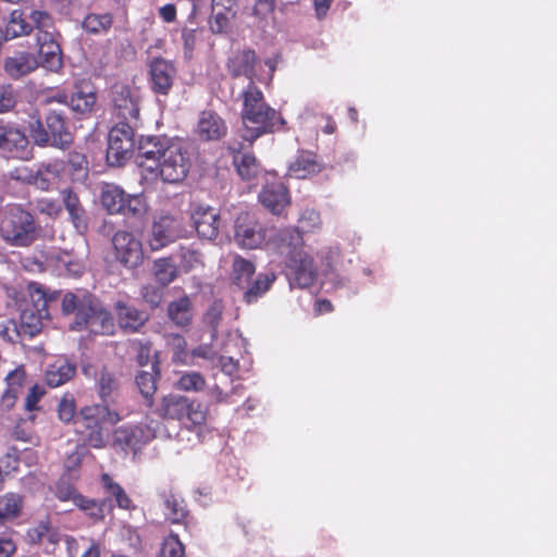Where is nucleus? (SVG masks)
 Here are the masks:
<instances>
[{"instance_id": "1", "label": "nucleus", "mask_w": 557, "mask_h": 557, "mask_svg": "<svg viewBox=\"0 0 557 557\" xmlns=\"http://www.w3.org/2000/svg\"><path fill=\"white\" fill-rule=\"evenodd\" d=\"M137 163L145 181L182 182L189 170V160L178 140L147 137L139 144Z\"/></svg>"}, {"instance_id": "2", "label": "nucleus", "mask_w": 557, "mask_h": 557, "mask_svg": "<svg viewBox=\"0 0 557 557\" xmlns=\"http://www.w3.org/2000/svg\"><path fill=\"white\" fill-rule=\"evenodd\" d=\"M27 292L30 302L21 312L20 331L16 330V325L12 321L8 322L0 331L1 335L8 341H14V336L11 333H24L29 336L36 335L50 318L48 305L54 299V295L48 296L37 283L28 284Z\"/></svg>"}, {"instance_id": "3", "label": "nucleus", "mask_w": 557, "mask_h": 557, "mask_svg": "<svg viewBox=\"0 0 557 557\" xmlns=\"http://www.w3.org/2000/svg\"><path fill=\"white\" fill-rule=\"evenodd\" d=\"M276 234L274 228H267L247 212L240 213L234 224V242L242 249H259L273 246V249L283 252V246L272 240Z\"/></svg>"}, {"instance_id": "4", "label": "nucleus", "mask_w": 557, "mask_h": 557, "mask_svg": "<svg viewBox=\"0 0 557 557\" xmlns=\"http://www.w3.org/2000/svg\"><path fill=\"white\" fill-rule=\"evenodd\" d=\"M0 234L13 246H27L37 236L33 216L20 207L2 210Z\"/></svg>"}, {"instance_id": "5", "label": "nucleus", "mask_w": 557, "mask_h": 557, "mask_svg": "<svg viewBox=\"0 0 557 557\" xmlns=\"http://www.w3.org/2000/svg\"><path fill=\"white\" fill-rule=\"evenodd\" d=\"M120 419L119 413L110 410L107 406L88 405L79 410L75 419V424H81L89 430L86 441L90 446L95 448H102L106 446L102 425L104 423L115 424Z\"/></svg>"}, {"instance_id": "6", "label": "nucleus", "mask_w": 557, "mask_h": 557, "mask_svg": "<svg viewBox=\"0 0 557 557\" xmlns=\"http://www.w3.org/2000/svg\"><path fill=\"white\" fill-rule=\"evenodd\" d=\"M160 414L168 419L189 422L197 426L206 422L207 410L201 404L181 395H168L162 398Z\"/></svg>"}, {"instance_id": "7", "label": "nucleus", "mask_w": 557, "mask_h": 557, "mask_svg": "<svg viewBox=\"0 0 557 557\" xmlns=\"http://www.w3.org/2000/svg\"><path fill=\"white\" fill-rule=\"evenodd\" d=\"M134 148V131L128 123L113 126L108 136L107 161L120 166L131 158Z\"/></svg>"}, {"instance_id": "8", "label": "nucleus", "mask_w": 557, "mask_h": 557, "mask_svg": "<svg viewBox=\"0 0 557 557\" xmlns=\"http://www.w3.org/2000/svg\"><path fill=\"white\" fill-rule=\"evenodd\" d=\"M183 234L181 220L170 213L154 218L147 243L152 250H159L175 242Z\"/></svg>"}, {"instance_id": "9", "label": "nucleus", "mask_w": 557, "mask_h": 557, "mask_svg": "<svg viewBox=\"0 0 557 557\" xmlns=\"http://www.w3.org/2000/svg\"><path fill=\"white\" fill-rule=\"evenodd\" d=\"M257 115L252 121H243V137L248 141L256 140L259 136L274 132L284 124V121L265 102L252 107Z\"/></svg>"}, {"instance_id": "10", "label": "nucleus", "mask_w": 557, "mask_h": 557, "mask_svg": "<svg viewBox=\"0 0 557 557\" xmlns=\"http://www.w3.org/2000/svg\"><path fill=\"white\" fill-rule=\"evenodd\" d=\"M0 154L5 158L30 159L33 149L25 133L10 124L0 125Z\"/></svg>"}, {"instance_id": "11", "label": "nucleus", "mask_w": 557, "mask_h": 557, "mask_svg": "<svg viewBox=\"0 0 557 557\" xmlns=\"http://www.w3.org/2000/svg\"><path fill=\"white\" fill-rule=\"evenodd\" d=\"M288 269L293 282L299 287L312 286L318 278V268L307 247L292 252Z\"/></svg>"}, {"instance_id": "12", "label": "nucleus", "mask_w": 557, "mask_h": 557, "mask_svg": "<svg viewBox=\"0 0 557 557\" xmlns=\"http://www.w3.org/2000/svg\"><path fill=\"white\" fill-rule=\"evenodd\" d=\"M112 243L116 259L125 267L136 268L143 262V245L134 234L119 231L114 234Z\"/></svg>"}, {"instance_id": "13", "label": "nucleus", "mask_w": 557, "mask_h": 557, "mask_svg": "<svg viewBox=\"0 0 557 557\" xmlns=\"http://www.w3.org/2000/svg\"><path fill=\"white\" fill-rule=\"evenodd\" d=\"M157 423L150 422L145 428L140 425H123L113 433V445L121 449L132 448L136 450L141 444H145L156 437Z\"/></svg>"}, {"instance_id": "14", "label": "nucleus", "mask_w": 557, "mask_h": 557, "mask_svg": "<svg viewBox=\"0 0 557 557\" xmlns=\"http://www.w3.org/2000/svg\"><path fill=\"white\" fill-rule=\"evenodd\" d=\"M195 132L199 139L213 141L226 135L227 126L218 113L205 110L199 114Z\"/></svg>"}, {"instance_id": "15", "label": "nucleus", "mask_w": 557, "mask_h": 557, "mask_svg": "<svg viewBox=\"0 0 557 557\" xmlns=\"http://www.w3.org/2000/svg\"><path fill=\"white\" fill-rule=\"evenodd\" d=\"M39 64L38 58L33 52L16 51L5 58L3 70L9 77L18 79L36 71Z\"/></svg>"}, {"instance_id": "16", "label": "nucleus", "mask_w": 557, "mask_h": 557, "mask_svg": "<svg viewBox=\"0 0 557 557\" xmlns=\"http://www.w3.org/2000/svg\"><path fill=\"white\" fill-rule=\"evenodd\" d=\"M191 220L201 238L212 240L218 236L220 215L214 209L197 206L191 213Z\"/></svg>"}, {"instance_id": "17", "label": "nucleus", "mask_w": 557, "mask_h": 557, "mask_svg": "<svg viewBox=\"0 0 557 557\" xmlns=\"http://www.w3.org/2000/svg\"><path fill=\"white\" fill-rule=\"evenodd\" d=\"M176 70L174 65L161 58H157L150 63V81L152 90L160 95H166L172 85Z\"/></svg>"}, {"instance_id": "18", "label": "nucleus", "mask_w": 557, "mask_h": 557, "mask_svg": "<svg viewBox=\"0 0 557 557\" xmlns=\"http://www.w3.org/2000/svg\"><path fill=\"white\" fill-rule=\"evenodd\" d=\"M91 299L89 296L84 295L79 297L72 293L64 295L62 299L63 314H75V320L71 323L70 329L73 331H81L86 322V317L91 311Z\"/></svg>"}, {"instance_id": "19", "label": "nucleus", "mask_w": 557, "mask_h": 557, "mask_svg": "<svg viewBox=\"0 0 557 557\" xmlns=\"http://www.w3.org/2000/svg\"><path fill=\"white\" fill-rule=\"evenodd\" d=\"M260 202L273 214H280L289 205L286 187L281 182L268 183L259 195Z\"/></svg>"}, {"instance_id": "20", "label": "nucleus", "mask_w": 557, "mask_h": 557, "mask_svg": "<svg viewBox=\"0 0 557 557\" xmlns=\"http://www.w3.org/2000/svg\"><path fill=\"white\" fill-rule=\"evenodd\" d=\"M112 101L120 117L126 121H136L138 119L139 109L137 101L127 86L115 85Z\"/></svg>"}, {"instance_id": "21", "label": "nucleus", "mask_w": 557, "mask_h": 557, "mask_svg": "<svg viewBox=\"0 0 557 557\" xmlns=\"http://www.w3.org/2000/svg\"><path fill=\"white\" fill-rule=\"evenodd\" d=\"M55 36L57 34L49 35L48 38H37L41 65L51 72H58L63 63L61 48Z\"/></svg>"}, {"instance_id": "22", "label": "nucleus", "mask_w": 557, "mask_h": 557, "mask_svg": "<svg viewBox=\"0 0 557 557\" xmlns=\"http://www.w3.org/2000/svg\"><path fill=\"white\" fill-rule=\"evenodd\" d=\"M26 382V373L22 366L9 372L5 377L7 388L1 396L0 405L4 410H10L15 405Z\"/></svg>"}, {"instance_id": "23", "label": "nucleus", "mask_w": 557, "mask_h": 557, "mask_svg": "<svg viewBox=\"0 0 557 557\" xmlns=\"http://www.w3.org/2000/svg\"><path fill=\"white\" fill-rule=\"evenodd\" d=\"M46 123L50 136V146L62 149L70 147L73 138L65 125L63 116L58 112H50L46 117Z\"/></svg>"}, {"instance_id": "24", "label": "nucleus", "mask_w": 557, "mask_h": 557, "mask_svg": "<svg viewBox=\"0 0 557 557\" xmlns=\"http://www.w3.org/2000/svg\"><path fill=\"white\" fill-rule=\"evenodd\" d=\"M228 70L234 76H246L250 84L257 81L256 54L251 50L236 53L228 61Z\"/></svg>"}, {"instance_id": "25", "label": "nucleus", "mask_w": 557, "mask_h": 557, "mask_svg": "<svg viewBox=\"0 0 557 557\" xmlns=\"http://www.w3.org/2000/svg\"><path fill=\"white\" fill-rule=\"evenodd\" d=\"M76 367L65 359L59 358L50 363L45 371V381L50 387H59L70 381Z\"/></svg>"}, {"instance_id": "26", "label": "nucleus", "mask_w": 557, "mask_h": 557, "mask_svg": "<svg viewBox=\"0 0 557 557\" xmlns=\"http://www.w3.org/2000/svg\"><path fill=\"white\" fill-rule=\"evenodd\" d=\"M126 193L115 184L106 183L101 186L100 202L109 214H121Z\"/></svg>"}, {"instance_id": "27", "label": "nucleus", "mask_w": 557, "mask_h": 557, "mask_svg": "<svg viewBox=\"0 0 557 557\" xmlns=\"http://www.w3.org/2000/svg\"><path fill=\"white\" fill-rule=\"evenodd\" d=\"M64 172V164L60 161H54L42 165L34 177L35 185L42 189H49L55 185Z\"/></svg>"}, {"instance_id": "28", "label": "nucleus", "mask_w": 557, "mask_h": 557, "mask_svg": "<svg viewBox=\"0 0 557 557\" xmlns=\"http://www.w3.org/2000/svg\"><path fill=\"white\" fill-rule=\"evenodd\" d=\"M320 171V163L310 153L300 154L288 168V174L295 178H307Z\"/></svg>"}, {"instance_id": "29", "label": "nucleus", "mask_w": 557, "mask_h": 557, "mask_svg": "<svg viewBox=\"0 0 557 557\" xmlns=\"http://www.w3.org/2000/svg\"><path fill=\"white\" fill-rule=\"evenodd\" d=\"M62 195L65 209L71 216L74 227L78 233H84L87 228V224L85 220V212L79 203L78 197L70 189L64 190Z\"/></svg>"}, {"instance_id": "30", "label": "nucleus", "mask_w": 557, "mask_h": 557, "mask_svg": "<svg viewBox=\"0 0 557 557\" xmlns=\"http://www.w3.org/2000/svg\"><path fill=\"white\" fill-rule=\"evenodd\" d=\"M86 325L91 332L100 334H111L114 327L110 313L101 308L96 309L92 306L91 311L86 317L84 326Z\"/></svg>"}, {"instance_id": "31", "label": "nucleus", "mask_w": 557, "mask_h": 557, "mask_svg": "<svg viewBox=\"0 0 557 557\" xmlns=\"http://www.w3.org/2000/svg\"><path fill=\"white\" fill-rule=\"evenodd\" d=\"M117 318L121 327L128 331L138 330L148 319V315L137 310L134 307H129L123 304H117Z\"/></svg>"}, {"instance_id": "32", "label": "nucleus", "mask_w": 557, "mask_h": 557, "mask_svg": "<svg viewBox=\"0 0 557 557\" xmlns=\"http://www.w3.org/2000/svg\"><path fill=\"white\" fill-rule=\"evenodd\" d=\"M33 25L28 23L23 13L18 10H13L10 13L9 21L3 32L4 40L14 39L22 36H27L32 33Z\"/></svg>"}, {"instance_id": "33", "label": "nucleus", "mask_w": 557, "mask_h": 557, "mask_svg": "<svg viewBox=\"0 0 557 557\" xmlns=\"http://www.w3.org/2000/svg\"><path fill=\"white\" fill-rule=\"evenodd\" d=\"M255 264L240 257L235 256L232 264V280L238 287H246L250 284L251 277L255 274Z\"/></svg>"}, {"instance_id": "34", "label": "nucleus", "mask_w": 557, "mask_h": 557, "mask_svg": "<svg viewBox=\"0 0 557 557\" xmlns=\"http://www.w3.org/2000/svg\"><path fill=\"white\" fill-rule=\"evenodd\" d=\"M174 387L187 393H199L206 387L205 377L196 371H182L177 373Z\"/></svg>"}, {"instance_id": "35", "label": "nucleus", "mask_w": 557, "mask_h": 557, "mask_svg": "<svg viewBox=\"0 0 557 557\" xmlns=\"http://www.w3.org/2000/svg\"><path fill=\"white\" fill-rule=\"evenodd\" d=\"M169 318L178 326H185L191 321V304L186 296L172 301L168 308Z\"/></svg>"}, {"instance_id": "36", "label": "nucleus", "mask_w": 557, "mask_h": 557, "mask_svg": "<svg viewBox=\"0 0 557 557\" xmlns=\"http://www.w3.org/2000/svg\"><path fill=\"white\" fill-rule=\"evenodd\" d=\"M23 507L21 496L8 493L0 496V524H4L18 517Z\"/></svg>"}, {"instance_id": "37", "label": "nucleus", "mask_w": 557, "mask_h": 557, "mask_svg": "<svg viewBox=\"0 0 557 557\" xmlns=\"http://www.w3.org/2000/svg\"><path fill=\"white\" fill-rule=\"evenodd\" d=\"M243 96V111H242V120L243 121H252L255 116L261 115L256 114L252 111V107H258L260 103H263V95L262 92L250 84L242 94Z\"/></svg>"}, {"instance_id": "38", "label": "nucleus", "mask_w": 557, "mask_h": 557, "mask_svg": "<svg viewBox=\"0 0 557 557\" xmlns=\"http://www.w3.org/2000/svg\"><path fill=\"white\" fill-rule=\"evenodd\" d=\"M177 274L176 265L169 258H160L153 262V275L161 286L172 283Z\"/></svg>"}, {"instance_id": "39", "label": "nucleus", "mask_w": 557, "mask_h": 557, "mask_svg": "<svg viewBox=\"0 0 557 557\" xmlns=\"http://www.w3.org/2000/svg\"><path fill=\"white\" fill-rule=\"evenodd\" d=\"M158 375L156 364H151L149 371H141L137 374L136 384L145 398H150L156 393Z\"/></svg>"}, {"instance_id": "40", "label": "nucleus", "mask_w": 557, "mask_h": 557, "mask_svg": "<svg viewBox=\"0 0 557 557\" xmlns=\"http://www.w3.org/2000/svg\"><path fill=\"white\" fill-rule=\"evenodd\" d=\"M275 280L273 273H261L257 276L251 285H248L245 292V299L247 302L255 301L258 297L262 296Z\"/></svg>"}, {"instance_id": "41", "label": "nucleus", "mask_w": 557, "mask_h": 557, "mask_svg": "<svg viewBox=\"0 0 557 557\" xmlns=\"http://www.w3.org/2000/svg\"><path fill=\"white\" fill-rule=\"evenodd\" d=\"M29 17L33 22V28L37 29L36 38H48L49 35L57 34L52 17L47 12L34 10Z\"/></svg>"}, {"instance_id": "42", "label": "nucleus", "mask_w": 557, "mask_h": 557, "mask_svg": "<svg viewBox=\"0 0 557 557\" xmlns=\"http://www.w3.org/2000/svg\"><path fill=\"white\" fill-rule=\"evenodd\" d=\"M148 202L143 195L126 194L123 211L121 214L134 218H141L148 212Z\"/></svg>"}, {"instance_id": "43", "label": "nucleus", "mask_w": 557, "mask_h": 557, "mask_svg": "<svg viewBox=\"0 0 557 557\" xmlns=\"http://www.w3.org/2000/svg\"><path fill=\"white\" fill-rule=\"evenodd\" d=\"M112 25V16L104 14H88L83 21V27L91 34H101L107 32Z\"/></svg>"}, {"instance_id": "44", "label": "nucleus", "mask_w": 557, "mask_h": 557, "mask_svg": "<svg viewBox=\"0 0 557 557\" xmlns=\"http://www.w3.org/2000/svg\"><path fill=\"white\" fill-rule=\"evenodd\" d=\"M234 164L244 180L252 178L258 172L257 160L252 154L238 153L234 156Z\"/></svg>"}, {"instance_id": "45", "label": "nucleus", "mask_w": 557, "mask_h": 557, "mask_svg": "<svg viewBox=\"0 0 557 557\" xmlns=\"http://www.w3.org/2000/svg\"><path fill=\"white\" fill-rule=\"evenodd\" d=\"M96 103V95L94 91H76L71 98V107L74 111L86 113L90 112Z\"/></svg>"}, {"instance_id": "46", "label": "nucleus", "mask_w": 557, "mask_h": 557, "mask_svg": "<svg viewBox=\"0 0 557 557\" xmlns=\"http://www.w3.org/2000/svg\"><path fill=\"white\" fill-rule=\"evenodd\" d=\"M102 483L108 493H110L116 500L117 506L123 509L131 508L132 502L125 494L124 490L108 475H102Z\"/></svg>"}, {"instance_id": "47", "label": "nucleus", "mask_w": 557, "mask_h": 557, "mask_svg": "<svg viewBox=\"0 0 557 557\" xmlns=\"http://www.w3.org/2000/svg\"><path fill=\"white\" fill-rule=\"evenodd\" d=\"M102 483L108 493H110L116 500L117 506L123 509L131 508L132 502L125 494L124 490L108 475H102Z\"/></svg>"}, {"instance_id": "48", "label": "nucleus", "mask_w": 557, "mask_h": 557, "mask_svg": "<svg viewBox=\"0 0 557 557\" xmlns=\"http://www.w3.org/2000/svg\"><path fill=\"white\" fill-rule=\"evenodd\" d=\"M54 493L61 502H72L77 507H83L85 505V497L70 485L58 484Z\"/></svg>"}, {"instance_id": "49", "label": "nucleus", "mask_w": 557, "mask_h": 557, "mask_svg": "<svg viewBox=\"0 0 557 557\" xmlns=\"http://www.w3.org/2000/svg\"><path fill=\"white\" fill-rule=\"evenodd\" d=\"M185 549L176 535L168 536L161 547L159 557H184Z\"/></svg>"}, {"instance_id": "50", "label": "nucleus", "mask_w": 557, "mask_h": 557, "mask_svg": "<svg viewBox=\"0 0 557 557\" xmlns=\"http://www.w3.org/2000/svg\"><path fill=\"white\" fill-rule=\"evenodd\" d=\"M165 515L171 522H181L185 517V506L183 502L174 496L165 499Z\"/></svg>"}, {"instance_id": "51", "label": "nucleus", "mask_w": 557, "mask_h": 557, "mask_svg": "<svg viewBox=\"0 0 557 557\" xmlns=\"http://www.w3.org/2000/svg\"><path fill=\"white\" fill-rule=\"evenodd\" d=\"M58 417L63 422L75 421L76 419V405L75 400L69 394H65L58 405Z\"/></svg>"}, {"instance_id": "52", "label": "nucleus", "mask_w": 557, "mask_h": 557, "mask_svg": "<svg viewBox=\"0 0 557 557\" xmlns=\"http://www.w3.org/2000/svg\"><path fill=\"white\" fill-rule=\"evenodd\" d=\"M173 345V360L177 363H182L185 366H193L195 362L190 360V352L186 350V343L184 338L178 335L172 337Z\"/></svg>"}, {"instance_id": "53", "label": "nucleus", "mask_w": 557, "mask_h": 557, "mask_svg": "<svg viewBox=\"0 0 557 557\" xmlns=\"http://www.w3.org/2000/svg\"><path fill=\"white\" fill-rule=\"evenodd\" d=\"M29 134L34 143L39 147L50 146V136L45 129L41 121L37 117L29 124Z\"/></svg>"}, {"instance_id": "54", "label": "nucleus", "mask_w": 557, "mask_h": 557, "mask_svg": "<svg viewBox=\"0 0 557 557\" xmlns=\"http://www.w3.org/2000/svg\"><path fill=\"white\" fill-rule=\"evenodd\" d=\"M116 381L112 374L102 370L98 377V393L101 399L106 400L116 388Z\"/></svg>"}, {"instance_id": "55", "label": "nucleus", "mask_w": 557, "mask_h": 557, "mask_svg": "<svg viewBox=\"0 0 557 557\" xmlns=\"http://www.w3.org/2000/svg\"><path fill=\"white\" fill-rule=\"evenodd\" d=\"M235 13L233 10L212 11L211 29L214 33L224 32L228 27Z\"/></svg>"}, {"instance_id": "56", "label": "nucleus", "mask_w": 557, "mask_h": 557, "mask_svg": "<svg viewBox=\"0 0 557 557\" xmlns=\"http://www.w3.org/2000/svg\"><path fill=\"white\" fill-rule=\"evenodd\" d=\"M16 97L11 86H0V113L8 112L15 107Z\"/></svg>"}, {"instance_id": "57", "label": "nucleus", "mask_w": 557, "mask_h": 557, "mask_svg": "<svg viewBox=\"0 0 557 557\" xmlns=\"http://www.w3.org/2000/svg\"><path fill=\"white\" fill-rule=\"evenodd\" d=\"M302 231H311L320 226V214L314 210H306L299 219Z\"/></svg>"}, {"instance_id": "58", "label": "nucleus", "mask_w": 557, "mask_h": 557, "mask_svg": "<svg viewBox=\"0 0 557 557\" xmlns=\"http://www.w3.org/2000/svg\"><path fill=\"white\" fill-rule=\"evenodd\" d=\"M36 207L39 212L50 216H57L61 211V206L57 200L49 198H41L37 200Z\"/></svg>"}, {"instance_id": "59", "label": "nucleus", "mask_w": 557, "mask_h": 557, "mask_svg": "<svg viewBox=\"0 0 557 557\" xmlns=\"http://www.w3.org/2000/svg\"><path fill=\"white\" fill-rule=\"evenodd\" d=\"M78 508L86 511L90 518L98 520L104 517L106 504L85 498V505Z\"/></svg>"}, {"instance_id": "60", "label": "nucleus", "mask_w": 557, "mask_h": 557, "mask_svg": "<svg viewBox=\"0 0 557 557\" xmlns=\"http://www.w3.org/2000/svg\"><path fill=\"white\" fill-rule=\"evenodd\" d=\"M44 387L35 384L30 387L26 400H25V409L27 411H33L37 409V404L40 400V398L45 395Z\"/></svg>"}, {"instance_id": "61", "label": "nucleus", "mask_w": 557, "mask_h": 557, "mask_svg": "<svg viewBox=\"0 0 557 557\" xmlns=\"http://www.w3.org/2000/svg\"><path fill=\"white\" fill-rule=\"evenodd\" d=\"M182 265L186 271L197 268L201 264L200 255L191 249H183L182 250Z\"/></svg>"}, {"instance_id": "62", "label": "nucleus", "mask_w": 557, "mask_h": 557, "mask_svg": "<svg viewBox=\"0 0 557 557\" xmlns=\"http://www.w3.org/2000/svg\"><path fill=\"white\" fill-rule=\"evenodd\" d=\"M49 523L47 521L39 522L36 527L27 531V537L32 543H40L49 533Z\"/></svg>"}, {"instance_id": "63", "label": "nucleus", "mask_w": 557, "mask_h": 557, "mask_svg": "<svg viewBox=\"0 0 557 557\" xmlns=\"http://www.w3.org/2000/svg\"><path fill=\"white\" fill-rule=\"evenodd\" d=\"M144 299L152 307H158L162 300V290L158 287L147 285L143 289Z\"/></svg>"}, {"instance_id": "64", "label": "nucleus", "mask_w": 557, "mask_h": 557, "mask_svg": "<svg viewBox=\"0 0 557 557\" xmlns=\"http://www.w3.org/2000/svg\"><path fill=\"white\" fill-rule=\"evenodd\" d=\"M222 315V306L219 302H214L205 315V321L212 327H215Z\"/></svg>"}]
</instances>
